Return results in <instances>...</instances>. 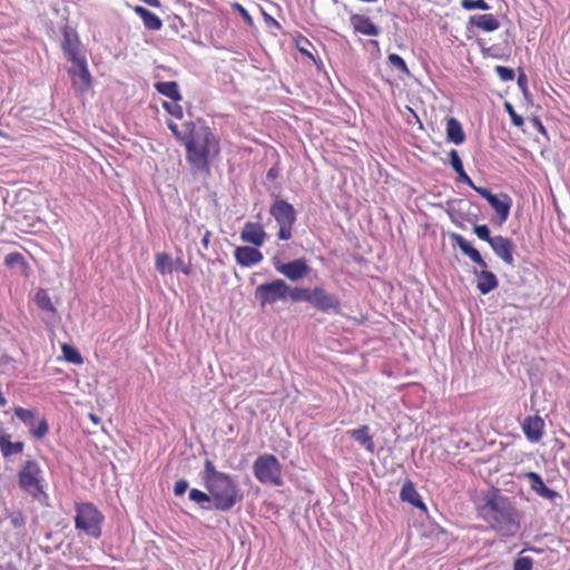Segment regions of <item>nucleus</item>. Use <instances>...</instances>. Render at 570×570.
<instances>
[{
    "label": "nucleus",
    "instance_id": "obj_1",
    "mask_svg": "<svg viewBox=\"0 0 570 570\" xmlns=\"http://www.w3.org/2000/svg\"><path fill=\"white\" fill-rule=\"evenodd\" d=\"M480 518L501 537H513L520 529V518L509 498L488 494L478 507Z\"/></svg>",
    "mask_w": 570,
    "mask_h": 570
},
{
    "label": "nucleus",
    "instance_id": "obj_2",
    "mask_svg": "<svg viewBox=\"0 0 570 570\" xmlns=\"http://www.w3.org/2000/svg\"><path fill=\"white\" fill-rule=\"evenodd\" d=\"M186 160L196 173L209 171V155L218 150V141L212 129L202 121H187V136L183 142Z\"/></svg>",
    "mask_w": 570,
    "mask_h": 570
},
{
    "label": "nucleus",
    "instance_id": "obj_3",
    "mask_svg": "<svg viewBox=\"0 0 570 570\" xmlns=\"http://www.w3.org/2000/svg\"><path fill=\"white\" fill-rule=\"evenodd\" d=\"M202 479L218 511H229L243 499L233 476L218 471L209 459L205 460Z\"/></svg>",
    "mask_w": 570,
    "mask_h": 570
},
{
    "label": "nucleus",
    "instance_id": "obj_4",
    "mask_svg": "<svg viewBox=\"0 0 570 570\" xmlns=\"http://www.w3.org/2000/svg\"><path fill=\"white\" fill-rule=\"evenodd\" d=\"M452 239L461 252L466 255L473 263L482 268V271H474L476 277V288L483 295L489 294L499 286L498 277L494 273L487 271L488 264L481 256L480 252L474 248L462 235L453 234Z\"/></svg>",
    "mask_w": 570,
    "mask_h": 570
},
{
    "label": "nucleus",
    "instance_id": "obj_5",
    "mask_svg": "<svg viewBox=\"0 0 570 570\" xmlns=\"http://www.w3.org/2000/svg\"><path fill=\"white\" fill-rule=\"evenodd\" d=\"M43 472L36 460H27L19 470V487L29 493L33 500L48 505V494L43 490Z\"/></svg>",
    "mask_w": 570,
    "mask_h": 570
},
{
    "label": "nucleus",
    "instance_id": "obj_6",
    "mask_svg": "<svg viewBox=\"0 0 570 570\" xmlns=\"http://www.w3.org/2000/svg\"><path fill=\"white\" fill-rule=\"evenodd\" d=\"M75 528L94 539H99L105 517L98 508L91 502H80L75 504Z\"/></svg>",
    "mask_w": 570,
    "mask_h": 570
},
{
    "label": "nucleus",
    "instance_id": "obj_7",
    "mask_svg": "<svg viewBox=\"0 0 570 570\" xmlns=\"http://www.w3.org/2000/svg\"><path fill=\"white\" fill-rule=\"evenodd\" d=\"M253 473L261 483H269L276 487L283 484L282 465L273 454L258 455L253 464Z\"/></svg>",
    "mask_w": 570,
    "mask_h": 570
},
{
    "label": "nucleus",
    "instance_id": "obj_8",
    "mask_svg": "<svg viewBox=\"0 0 570 570\" xmlns=\"http://www.w3.org/2000/svg\"><path fill=\"white\" fill-rule=\"evenodd\" d=\"M269 214L274 217L279 226L278 238L288 240L292 238L293 226L296 222V212L288 202L276 197L269 207Z\"/></svg>",
    "mask_w": 570,
    "mask_h": 570
},
{
    "label": "nucleus",
    "instance_id": "obj_9",
    "mask_svg": "<svg viewBox=\"0 0 570 570\" xmlns=\"http://www.w3.org/2000/svg\"><path fill=\"white\" fill-rule=\"evenodd\" d=\"M288 284L281 278L261 284L255 289V298L262 306L272 305L278 301H286Z\"/></svg>",
    "mask_w": 570,
    "mask_h": 570
},
{
    "label": "nucleus",
    "instance_id": "obj_10",
    "mask_svg": "<svg viewBox=\"0 0 570 570\" xmlns=\"http://www.w3.org/2000/svg\"><path fill=\"white\" fill-rule=\"evenodd\" d=\"M311 305L323 313H340L341 301L334 293H328L323 286L312 288Z\"/></svg>",
    "mask_w": 570,
    "mask_h": 570
},
{
    "label": "nucleus",
    "instance_id": "obj_11",
    "mask_svg": "<svg viewBox=\"0 0 570 570\" xmlns=\"http://www.w3.org/2000/svg\"><path fill=\"white\" fill-rule=\"evenodd\" d=\"M274 268L292 282H299L305 278L311 272L305 258H297L288 263H283L278 259H274Z\"/></svg>",
    "mask_w": 570,
    "mask_h": 570
},
{
    "label": "nucleus",
    "instance_id": "obj_12",
    "mask_svg": "<svg viewBox=\"0 0 570 570\" xmlns=\"http://www.w3.org/2000/svg\"><path fill=\"white\" fill-rule=\"evenodd\" d=\"M476 193L487 199L494 209L500 223H504L508 219L512 206V199L509 195H495L488 188H478Z\"/></svg>",
    "mask_w": 570,
    "mask_h": 570
},
{
    "label": "nucleus",
    "instance_id": "obj_13",
    "mask_svg": "<svg viewBox=\"0 0 570 570\" xmlns=\"http://www.w3.org/2000/svg\"><path fill=\"white\" fill-rule=\"evenodd\" d=\"M63 39L61 42V48L68 61H78L81 58H85L81 53V43L78 37V33L69 28L65 27L62 29Z\"/></svg>",
    "mask_w": 570,
    "mask_h": 570
},
{
    "label": "nucleus",
    "instance_id": "obj_14",
    "mask_svg": "<svg viewBox=\"0 0 570 570\" xmlns=\"http://www.w3.org/2000/svg\"><path fill=\"white\" fill-rule=\"evenodd\" d=\"M490 247L497 257H499L504 264L511 267L514 266L513 252L515 245L512 239L502 235L493 236V240L491 242Z\"/></svg>",
    "mask_w": 570,
    "mask_h": 570
},
{
    "label": "nucleus",
    "instance_id": "obj_15",
    "mask_svg": "<svg viewBox=\"0 0 570 570\" xmlns=\"http://www.w3.org/2000/svg\"><path fill=\"white\" fill-rule=\"evenodd\" d=\"M73 67L70 69L72 83L80 91H87L91 86V75L87 67L86 58L72 61Z\"/></svg>",
    "mask_w": 570,
    "mask_h": 570
},
{
    "label": "nucleus",
    "instance_id": "obj_16",
    "mask_svg": "<svg viewBox=\"0 0 570 570\" xmlns=\"http://www.w3.org/2000/svg\"><path fill=\"white\" fill-rule=\"evenodd\" d=\"M235 261L242 267H252L263 261L259 249L250 246H238L234 252Z\"/></svg>",
    "mask_w": 570,
    "mask_h": 570
},
{
    "label": "nucleus",
    "instance_id": "obj_17",
    "mask_svg": "<svg viewBox=\"0 0 570 570\" xmlns=\"http://www.w3.org/2000/svg\"><path fill=\"white\" fill-rule=\"evenodd\" d=\"M240 238L246 243L259 247L265 242L266 233L261 224L248 222L242 229Z\"/></svg>",
    "mask_w": 570,
    "mask_h": 570
},
{
    "label": "nucleus",
    "instance_id": "obj_18",
    "mask_svg": "<svg viewBox=\"0 0 570 570\" xmlns=\"http://www.w3.org/2000/svg\"><path fill=\"white\" fill-rule=\"evenodd\" d=\"M543 428L544 421L538 415L528 416L522 424V430L531 442H538L542 438Z\"/></svg>",
    "mask_w": 570,
    "mask_h": 570
},
{
    "label": "nucleus",
    "instance_id": "obj_19",
    "mask_svg": "<svg viewBox=\"0 0 570 570\" xmlns=\"http://www.w3.org/2000/svg\"><path fill=\"white\" fill-rule=\"evenodd\" d=\"M527 479L531 484V489L541 498L548 499V500H554L557 497H559L558 492L554 490L548 488L540 474L537 472H529L527 473Z\"/></svg>",
    "mask_w": 570,
    "mask_h": 570
},
{
    "label": "nucleus",
    "instance_id": "obj_20",
    "mask_svg": "<svg viewBox=\"0 0 570 570\" xmlns=\"http://www.w3.org/2000/svg\"><path fill=\"white\" fill-rule=\"evenodd\" d=\"M346 433L366 451L374 453L375 443L373 436L370 434L368 425H362L357 429L348 430Z\"/></svg>",
    "mask_w": 570,
    "mask_h": 570
},
{
    "label": "nucleus",
    "instance_id": "obj_21",
    "mask_svg": "<svg viewBox=\"0 0 570 570\" xmlns=\"http://www.w3.org/2000/svg\"><path fill=\"white\" fill-rule=\"evenodd\" d=\"M400 498L403 502H407L415 508L426 510V507L422 501L420 493L415 489L413 482L410 480H406L403 483L400 492Z\"/></svg>",
    "mask_w": 570,
    "mask_h": 570
},
{
    "label": "nucleus",
    "instance_id": "obj_22",
    "mask_svg": "<svg viewBox=\"0 0 570 570\" xmlns=\"http://www.w3.org/2000/svg\"><path fill=\"white\" fill-rule=\"evenodd\" d=\"M351 23L356 32L365 36H379L380 28L375 26L371 19L362 14H353L351 17Z\"/></svg>",
    "mask_w": 570,
    "mask_h": 570
},
{
    "label": "nucleus",
    "instance_id": "obj_23",
    "mask_svg": "<svg viewBox=\"0 0 570 570\" xmlns=\"http://www.w3.org/2000/svg\"><path fill=\"white\" fill-rule=\"evenodd\" d=\"M469 23L478 27L479 29L485 32L494 31L500 27L499 20L493 14L490 13L471 16L469 19Z\"/></svg>",
    "mask_w": 570,
    "mask_h": 570
},
{
    "label": "nucleus",
    "instance_id": "obj_24",
    "mask_svg": "<svg viewBox=\"0 0 570 570\" xmlns=\"http://www.w3.org/2000/svg\"><path fill=\"white\" fill-rule=\"evenodd\" d=\"M446 139L455 145H461L465 140L461 122L453 117L446 120Z\"/></svg>",
    "mask_w": 570,
    "mask_h": 570
},
{
    "label": "nucleus",
    "instance_id": "obj_25",
    "mask_svg": "<svg viewBox=\"0 0 570 570\" xmlns=\"http://www.w3.org/2000/svg\"><path fill=\"white\" fill-rule=\"evenodd\" d=\"M156 91L174 102H178L183 99L179 91V86L176 81H158L154 85Z\"/></svg>",
    "mask_w": 570,
    "mask_h": 570
},
{
    "label": "nucleus",
    "instance_id": "obj_26",
    "mask_svg": "<svg viewBox=\"0 0 570 570\" xmlns=\"http://www.w3.org/2000/svg\"><path fill=\"white\" fill-rule=\"evenodd\" d=\"M134 11L141 18L144 26L148 30L157 31L161 29L163 21L154 12L140 6L135 7Z\"/></svg>",
    "mask_w": 570,
    "mask_h": 570
},
{
    "label": "nucleus",
    "instance_id": "obj_27",
    "mask_svg": "<svg viewBox=\"0 0 570 570\" xmlns=\"http://www.w3.org/2000/svg\"><path fill=\"white\" fill-rule=\"evenodd\" d=\"M24 443L21 441L11 442L9 434H0V451L3 458L19 454L23 451Z\"/></svg>",
    "mask_w": 570,
    "mask_h": 570
},
{
    "label": "nucleus",
    "instance_id": "obj_28",
    "mask_svg": "<svg viewBox=\"0 0 570 570\" xmlns=\"http://www.w3.org/2000/svg\"><path fill=\"white\" fill-rule=\"evenodd\" d=\"M14 414L30 430L36 423L38 411L36 409H23L18 406L14 409Z\"/></svg>",
    "mask_w": 570,
    "mask_h": 570
},
{
    "label": "nucleus",
    "instance_id": "obj_29",
    "mask_svg": "<svg viewBox=\"0 0 570 570\" xmlns=\"http://www.w3.org/2000/svg\"><path fill=\"white\" fill-rule=\"evenodd\" d=\"M291 298L294 303L306 302L311 304L312 288L306 287H293L288 286L287 298Z\"/></svg>",
    "mask_w": 570,
    "mask_h": 570
},
{
    "label": "nucleus",
    "instance_id": "obj_30",
    "mask_svg": "<svg viewBox=\"0 0 570 570\" xmlns=\"http://www.w3.org/2000/svg\"><path fill=\"white\" fill-rule=\"evenodd\" d=\"M35 302H36L37 306L42 311H47V312L56 311L50 296L48 295L47 291H45V289H39L36 293Z\"/></svg>",
    "mask_w": 570,
    "mask_h": 570
},
{
    "label": "nucleus",
    "instance_id": "obj_31",
    "mask_svg": "<svg viewBox=\"0 0 570 570\" xmlns=\"http://www.w3.org/2000/svg\"><path fill=\"white\" fill-rule=\"evenodd\" d=\"M188 497H189L190 501L197 503L198 505H200L204 509H208V507L206 504H209L213 501V498L209 492L205 493L198 489H191L189 491Z\"/></svg>",
    "mask_w": 570,
    "mask_h": 570
},
{
    "label": "nucleus",
    "instance_id": "obj_32",
    "mask_svg": "<svg viewBox=\"0 0 570 570\" xmlns=\"http://www.w3.org/2000/svg\"><path fill=\"white\" fill-rule=\"evenodd\" d=\"M61 350H62L65 360L68 361L69 363H72L76 365H80L83 363V358H82L81 354L73 346H71L69 344H63Z\"/></svg>",
    "mask_w": 570,
    "mask_h": 570
},
{
    "label": "nucleus",
    "instance_id": "obj_33",
    "mask_svg": "<svg viewBox=\"0 0 570 570\" xmlns=\"http://www.w3.org/2000/svg\"><path fill=\"white\" fill-rule=\"evenodd\" d=\"M156 268L160 274H167L171 272V258L166 253H158L156 255Z\"/></svg>",
    "mask_w": 570,
    "mask_h": 570
},
{
    "label": "nucleus",
    "instance_id": "obj_34",
    "mask_svg": "<svg viewBox=\"0 0 570 570\" xmlns=\"http://www.w3.org/2000/svg\"><path fill=\"white\" fill-rule=\"evenodd\" d=\"M49 432V424L46 419L38 420L30 429V433L37 440H42Z\"/></svg>",
    "mask_w": 570,
    "mask_h": 570
},
{
    "label": "nucleus",
    "instance_id": "obj_35",
    "mask_svg": "<svg viewBox=\"0 0 570 570\" xmlns=\"http://www.w3.org/2000/svg\"><path fill=\"white\" fill-rule=\"evenodd\" d=\"M389 62L395 68L397 69L399 71L403 72L404 75H410V70L404 61V59L396 55V53H390L389 57Z\"/></svg>",
    "mask_w": 570,
    "mask_h": 570
},
{
    "label": "nucleus",
    "instance_id": "obj_36",
    "mask_svg": "<svg viewBox=\"0 0 570 570\" xmlns=\"http://www.w3.org/2000/svg\"><path fill=\"white\" fill-rule=\"evenodd\" d=\"M473 233L481 239L487 242L489 245L493 240V236H491V230L488 225H478L473 226Z\"/></svg>",
    "mask_w": 570,
    "mask_h": 570
},
{
    "label": "nucleus",
    "instance_id": "obj_37",
    "mask_svg": "<svg viewBox=\"0 0 570 570\" xmlns=\"http://www.w3.org/2000/svg\"><path fill=\"white\" fill-rule=\"evenodd\" d=\"M167 127L181 144L185 141V137L187 136V121L183 125V129H179L178 125L171 120L167 121Z\"/></svg>",
    "mask_w": 570,
    "mask_h": 570
},
{
    "label": "nucleus",
    "instance_id": "obj_38",
    "mask_svg": "<svg viewBox=\"0 0 570 570\" xmlns=\"http://www.w3.org/2000/svg\"><path fill=\"white\" fill-rule=\"evenodd\" d=\"M461 6L465 10H489L490 6L484 0H462Z\"/></svg>",
    "mask_w": 570,
    "mask_h": 570
},
{
    "label": "nucleus",
    "instance_id": "obj_39",
    "mask_svg": "<svg viewBox=\"0 0 570 570\" xmlns=\"http://www.w3.org/2000/svg\"><path fill=\"white\" fill-rule=\"evenodd\" d=\"M533 560L530 557L520 556L513 562V570H532Z\"/></svg>",
    "mask_w": 570,
    "mask_h": 570
},
{
    "label": "nucleus",
    "instance_id": "obj_40",
    "mask_svg": "<svg viewBox=\"0 0 570 570\" xmlns=\"http://www.w3.org/2000/svg\"><path fill=\"white\" fill-rule=\"evenodd\" d=\"M163 107L165 108V110L168 114H170L171 116H174L177 119H181L184 116L181 106L178 105L177 102H174L173 100H171V102L165 101L163 104Z\"/></svg>",
    "mask_w": 570,
    "mask_h": 570
},
{
    "label": "nucleus",
    "instance_id": "obj_41",
    "mask_svg": "<svg viewBox=\"0 0 570 570\" xmlns=\"http://www.w3.org/2000/svg\"><path fill=\"white\" fill-rule=\"evenodd\" d=\"M494 70L502 81H512L514 79V71L509 67L497 66Z\"/></svg>",
    "mask_w": 570,
    "mask_h": 570
},
{
    "label": "nucleus",
    "instance_id": "obj_42",
    "mask_svg": "<svg viewBox=\"0 0 570 570\" xmlns=\"http://www.w3.org/2000/svg\"><path fill=\"white\" fill-rule=\"evenodd\" d=\"M504 108L509 114L511 121L514 126L520 127L523 125V117L515 112L513 106L510 102H505Z\"/></svg>",
    "mask_w": 570,
    "mask_h": 570
},
{
    "label": "nucleus",
    "instance_id": "obj_43",
    "mask_svg": "<svg viewBox=\"0 0 570 570\" xmlns=\"http://www.w3.org/2000/svg\"><path fill=\"white\" fill-rule=\"evenodd\" d=\"M449 158H450V165L454 171H458V170H461L464 168L463 163L459 156V153L455 149H452L449 153Z\"/></svg>",
    "mask_w": 570,
    "mask_h": 570
},
{
    "label": "nucleus",
    "instance_id": "obj_44",
    "mask_svg": "<svg viewBox=\"0 0 570 570\" xmlns=\"http://www.w3.org/2000/svg\"><path fill=\"white\" fill-rule=\"evenodd\" d=\"M455 173L458 174V181L466 184L476 191L479 187L474 185L473 180L468 176L464 168Z\"/></svg>",
    "mask_w": 570,
    "mask_h": 570
},
{
    "label": "nucleus",
    "instance_id": "obj_45",
    "mask_svg": "<svg viewBox=\"0 0 570 570\" xmlns=\"http://www.w3.org/2000/svg\"><path fill=\"white\" fill-rule=\"evenodd\" d=\"M188 489V482L185 479H180L175 482L174 494L176 497L183 495Z\"/></svg>",
    "mask_w": 570,
    "mask_h": 570
},
{
    "label": "nucleus",
    "instance_id": "obj_46",
    "mask_svg": "<svg viewBox=\"0 0 570 570\" xmlns=\"http://www.w3.org/2000/svg\"><path fill=\"white\" fill-rule=\"evenodd\" d=\"M234 8L240 13V16L244 18V20L248 23V24H253V18L252 16L248 13V11L239 3H235L234 4Z\"/></svg>",
    "mask_w": 570,
    "mask_h": 570
},
{
    "label": "nucleus",
    "instance_id": "obj_47",
    "mask_svg": "<svg viewBox=\"0 0 570 570\" xmlns=\"http://www.w3.org/2000/svg\"><path fill=\"white\" fill-rule=\"evenodd\" d=\"M11 523L14 528H21L24 525V517L21 513H18L13 517H11Z\"/></svg>",
    "mask_w": 570,
    "mask_h": 570
},
{
    "label": "nucleus",
    "instance_id": "obj_48",
    "mask_svg": "<svg viewBox=\"0 0 570 570\" xmlns=\"http://www.w3.org/2000/svg\"><path fill=\"white\" fill-rule=\"evenodd\" d=\"M527 76L523 72H521L518 77V86L521 88L522 91L527 90Z\"/></svg>",
    "mask_w": 570,
    "mask_h": 570
},
{
    "label": "nucleus",
    "instance_id": "obj_49",
    "mask_svg": "<svg viewBox=\"0 0 570 570\" xmlns=\"http://www.w3.org/2000/svg\"><path fill=\"white\" fill-rule=\"evenodd\" d=\"M20 259H22V256L19 253H13V254H9L6 257V263L7 264H12L13 262H18Z\"/></svg>",
    "mask_w": 570,
    "mask_h": 570
},
{
    "label": "nucleus",
    "instance_id": "obj_50",
    "mask_svg": "<svg viewBox=\"0 0 570 570\" xmlns=\"http://www.w3.org/2000/svg\"><path fill=\"white\" fill-rule=\"evenodd\" d=\"M212 233L209 230H206L203 238H202V245L205 249L209 247Z\"/></svg>",
    "mask_w": 570,
    "mask_h": 570
},
{
    "label": "nucleus",
    "instance_id": "obj_51",
    "mask_svg": "<svg viewBox=\"0 0 570 570\" xmlns=\"http://www.w3.org/2000/svg\"><path fill=\"white\" fill-rule=\"evenodd\" d=\"M278 176V169L276 167H272L268 171L266 177L268 179H275Z\"/></svg>",
    "mask_w": 570,
    "mask_h": 570
},
{
    "label": "nucleus",
    "instance_id": "obj_52",
    "mask_svg": "<svg viewBox=\"0 0 570 570\" xmlns=\"http://www.w3.org/2000/svg\"><path fill=\"white\" fill-rule=\"evenodd\" d=\"M297 47H298V50H299L303 55H305V56H307V57L313 58L312 53L307 50V48H305V47L301 46L299 43H298V46H297Z\"/></svg>",
    "mask_w": 570,
    "mask_h": 570
},
{
    "label": "nucleus",
    "instance_id": "obj_53",
    "mask_svg": "<svg viewBox=\"0 0 570 570\" xmlns=\"http://www.w3.org/2000/svg\"><path fill=\"white\" fill-rule=\"evenodd\" d=\"M527 551H533V552H538V553H539L541 550H540V549H537V548H534V547H527V548H523V549L521 550L520 554H522V553H524V552H527Z\"/></svg>",
    "mask_w": 570,
    "mask_h": 570
},
{
    "label": "nucleus",
    "instance_id": "obj_54",
    "mask_svg": "<svg viewBox=\"0 0 570 570\" xmlns=\"http://www.w3.org/2000/svg\"><path fill=\"white\" fill-rule=\"evenodd\" d=\"M533 120H534V122L537 124V128H539L541 131H543V130H544V128H543V126H542L541 121H540L539 119H537V118H534Z\"/></svg>",
    "mask_w": 570,
    "mask_h": 570
},
{
    "label": "nucleus",
    "instance_id": "obj_55",
    "mask_svg": "<svg viewBox=\"0 0 570 570\" xmlns=\"http://www.w3.org/2000/svg\"><path fill=\"white\" fill-rule=\"evenodd\" d=\"M89 416H90L92 422H95V423L99 422V419L95 414H90Z\"/></svg>",
    "mask_w": 570,
    "mask_h": 570
},
{
    "label": "nucleus",
    "instance_id": "obj_56",
    "mask_svg": "<svg viewBox=\"0 0 570 570\" xmlns=\"http://www.w3.org/2000/svg\"><path fill=\"white\" fill-rule=\"evenodd\" d=\"M304 42L308 46H311L309 41L307 39L304 40Z\"/></svg>",
    "mask_w": 570,
    "mask_h": 570
},
{
    "label": "nucleus",
    "instance_id": "obj_57",
    "mask_svg": "<svg viewBox=\"0 0 570 570\" xmlns=\"http://www.w3.org/2000/svg\"><path fill=\"white\" fill-rule=\"evenodd\" d=\"M0 434H4L1 429H0Z\"/></svg>",
    "mask_w": 570,
    "mask_h": 570
},
{
    "label": "nucleus",
    "instance_id": "obj_58",
    "mask_svg": "<svg viewBox=\"0 0 570 570\" xmlns=\"http://www.w3.org/2000/svg\"><path fill=\"white\" fill-rule=\"evenodd\" d=\"M0 136H3L2 131L0 130Z\"/></svg>",
    "mask_w": 570,
    "mask_h": 570
}]
</instances>
